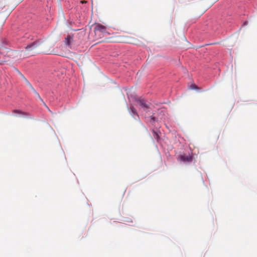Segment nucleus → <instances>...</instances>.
Instances as JSON below:
<instances>
[{"instance_id":"obj_17","label":"nucleus","mask_w":257,"mask_h":257,"mask_svg":"<svg viewBox=\"0 0 257 257\" xmlns=\"http://www.w3.org/2000/svg\"><path fill=\"white\" fill-rule=\"evenodd\" d=\"M34 93H35V94H36V95H37V96L39 98H40V99H41V97H40V96L39 94L37 91H36V92H35Z\"/></svg>"},{"instance_id":"obj_16","label":"nucleus","mask_w":257,"mask_h":257,"mask_svg":"<svg viewBox=\"0 0 257 257\" xmlns=\"http://www.w3.org/2000/svg\"><path fill=\"white\" fill-rule=\"evenodd\" d=\"M155 121V117L154 116H151V122H154Z\"/></svg>"},{"instance_id":"obj_8","label":"nucleus","mask_w":257,"mask_h":257,"mask_svg":"<svg viewBox=\"0 0 257 257\" xmlns=\"http://www.w3.org/2000/svg\"><path fill=\"white\" fill-rule=\"evenodd\" d=\"M153 135H154V137L156 139L158 140V139L159 138V136L158 134V133L156 132H155L154 130L153 131Z\"/></svg>"},{"instance_id":"obj_5","label":"nucleus","mask_w":257,"mask_h":257,"mask_svg":"<svg viewBox=\"0 0 257 257\" xmlns=\"http://www.w3.org/2000/svg\"><path fill=\"white\" fill-rule=\"evenodd\" d=\"M180 158H181V160L182 161H183V162H190L192 161V157L189 155H188V156L181 155L180 156Z\"/></svg>"},{"instance_id":"obj_13","label":"nucleus","mask_w":257,"mask_h":257,"mask_svg":"<svg viewBox=\"0 0 257 257\" xmlns=\"http://www.w3.org/2000/svg\"><path fill=\"white\" fill-rule=\"evenodd\" d=\"M25 81L26 82L27 84L29 86H31V83L29 82V81L26 78H25Z\"/></svg>"},{"instance_id":"obj_15","label":"nucleus","mask_w":257,"mask_h":257,"mask_svg":"<svg viewBox=\"0 0 257 257\" xmlns=\"http://www.w3.org/2000/svg\"><path fill=\"white\" fill-rule=\"evenodd\" d=\"M25 81L26 82L27 84L29 86H31V83L29 82V81L26 78H25Z\"/></svg>"},{"instance_id":"obj_10","label":"nucleus","mask_w":257,"mask_h":257,"mask_svg":"<svg viewBox=\"0 0 257 257\" xmlns=\"http://www.w3.org/2000/svg\"><path fill=\"white\" fill-rule=\"evenodd\" d=\"M190 87H191V88H192L193 89H195L197 88V86L195 84H192L190 86Z\"/></svg>"},{"instance_id":"obj_2","label":"nucleus","mask_w":257,"mask_h":257,"mask_svg":"<svg viewBox=\"0 0 257 257\" xmlns=\"http://www.w3.org/2000/svg\"><path fill=\"white\" fill-rule=\"evenodd\" d=\"M12 113H13V114H20V115H21L23 116H27L28 117L31 118V117H30L31 116V114L29 113L25 112V111H23L20 109H14L12 111Z\"/></svg>"},{"instance_id":"obj_3","label":"nucleus","mask_w":257,"mask_h":257,"mask_svg":"<svg viewBox=\"0 0 257 257\" xmlns=\"http://www.w3.org/2000/svg\"><path fill=\"white\" fill-rule=\"evenodd\" d=\"M94 31L95 32L104 33L106 31V27L100 24H97L95 25Z\"/></svg>"},{"instance_id":"obj_6","label":"nucleus","mask_w":257,"mask_h":257,"mask_svg":"<svg viewBox=\"0 0 257 257\" xmlns=\"http://www.w3.org/2000/svg\"><path fill=\"white\" fill-rule=\"evenodd\" d=\"M138 104L143 108H147L148 105L146 104L145 101L143 99H140L137 101Z\"/></svg>"},{"instance_id":"obj_18","label":"nucleus","mask_w":257,"mask_h":257,"mask_svg":"<svg viewBox=\"0 0 257 257\" xmlns=\"http://www.w3.org/2000/svg\"><path fill=\"white\" fill-rule=\"evenodd\" d=\"M31 89L34 92V93L36 92V91L33 87Z\"/></svg>"},{"instance_id":"obj_7","label":"nucleus","mask_w":257,"mask_h":257,"mask_svg":"<svg viewBox=\"0 0 257 257\" xmlns=\"http://www.w3.org/2000/svg\"><path fill=\"white\" fill-rule=\"evenodd\" d=\"M7 52H8V56L11 58H14L15 57L18 53L17 51H13L11 50H9Z\"/></svg>"},{"instance_id":"obj_19","label":"nucleus","mask_w":257,"mask_h":257,"mask_svg":"<svg viewBox=\"0 0 257 257\" xmlns=\"http://www.w3.org/2000/svg\"><path fill=\"white\" fill-rule=\"evenodd\" d=\"M29 87L31 89H32L33 87L32 85H31V86H30Z\"/></svg>"},{"instance_id":"obj_11","label":"nucleus","mask_w":257,"mask_h":257,"mask_svg":"<svg viewBox=\"0 0 257 257\" xmlns=\"http://www.w3.org/2000/svg\"><path fill=\"white\" fill-rule=\"evenodd\" d=\"M18 73L22 77V78L25 80V78H26V77L19 71L18 70Z\"/></svg>"},{"instance_id":"obj_14","label":"nucleus","mask_w":257,"mask_h":257,"mask_svg":"<svg viewBox=\"0 0 257 257\" xmlns=\"http://www.w3.org/2000/svg\"><path fill=\"white\" fill-rule=\"evenodd\" d=\"M25 81L26 82L27 84L29 86H31V83L29 82V81L26 78H25Z\"/></svg>"},{"instance_id":"obj_12","label":"nucleus","mask_w":257,"mask_h":257,"mask_svg":"<svg viewBox=\"0 0 257 257\" xmlns=\"http://www.w3.org/2000/svg\"><path fill=\"white\" fill-rule=\"evenodd\" d=\"M25 81L26 82L27 84L29 86H31V83L29 82V81L26 78H25Z\"/></svg>"},{"instance_id":"obj_9","label":"nucleus","mask_w":257,"mask_h":257,"mask_svg":"<svg viewBox=\"0 0 257 257\" xmlns=\"http://www.w3.org/2000/svg\"><path fill=\"white\" fill-rule=\"evenodd\" d=\"M131 112L132 113L137 114V111H136V109L133 106L131 107Z\"/></svg>"},{"instance_id":"obj_1","label":"nucleus","mask_w":257,"mask_h":257,"mask_svg":"<svg viewBox=\"0 0 257 257\" xmlns=\"http://www.w3.org/2000/svg\"><path fill=\"white\" fill-rule=\"evenodd\" d=\"M39 45V43L38 42H34L31 43L30 45H28L26 47V49L28 51H31L35 50Z\"/></svg>"},{"instance_id":"obj_20","label":"nucleus","mask_w":257,"mask_h":257,"mask_svg":"<svg viewBox=\"0 0 257 257\" xmlns=\"http://www.w3.org/2000/svg\"><path fill=\"white\" fill-rule=\"evenodd\" d=\"M81 3H85V2L84 1H81Z\"/></svg>"},{"instance_id":"obj_4","label":"nucleus","mask_w":257,"mask_h":257,"mask_svg":"<svg viewBox=\"0 0 257 257\" xmlns=\"http://www.w3.org/2000/svg\"><path fill=\"white\" fill-rule=\"evenodd\" d=\"M73 41V36L70 35H68L65 40V43L66 45L71 48V44Z\"/></svg>"}]
</instances>
